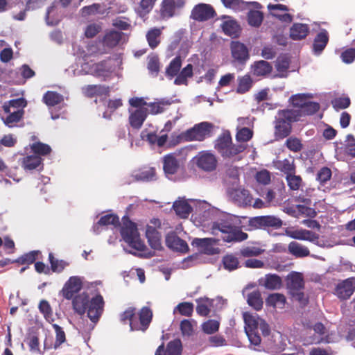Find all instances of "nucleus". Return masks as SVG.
Masks as SVG:
<instances>
[{"mask_svg":"<svg viewBox=\"0 0 355 355\" xmlns=\"http://www.w3.org/2000/svg\"><path fill=\"white\" fill-rule=\"evenodd\" d=\"M42 159L40 156L31 155H27L22 159V167L25 170H33L37 167L42 166Z\"/></svg>","mask_w":355,"mask_h":355,"instance_id":"obj_34","label":"nucleus"},{"mask_svg":"<svg viewBox=\"0 0 355 355\" xmlns=\"http://www.w3.org/2000/svg\"><path fill=\"white\" fill-rule=\"evenodd\" d=\"M288 251L291 254L297 257H304L309 254V250L307 248L295 241H292L289 243Z\"/></svg>","mask_w":355,"mask_h":355,"instance_id":"obj_47","label":"nucleus"},{"mask_svg":"<svg viewBox=\"0 0 355 355\" xmlns=\"http://www.w3.org/2000/svg\"><path fill=\"white\" fill-rule=\"evenodd\" d=\"M83 94L88 98L105 95L109 93V87L101 85H88L82 88Z\"/></svg>","mask_w":355,"mask_h":355,"instance_id":"obj_24","label":"nucleus"},{"mask_svg":"<svg viewBox=\"0 0 355 355\" xmlns=\"http://www.w3.org/2000/svg\"><path fill=\"white\" fill-rule=\"evenodd\" d=\"M253 73L257 76H264L272 72V66L267 61L259 60L252 66Z\"/></svg>","mask_w":355,"mask_h":355,"instance_id":"obj_33","label":"nucleus"},{"mask_svg":"<svg viewBox=\"0 0 355 355\" xmlns=\"http://www.w3.org/2000/svg\"><path fill=\"white\" fill-rule=\"evenodd\" d=\"M89 297L87 293H83L76 295L73 300V307L76 313L84 314L87 311Z\"/></svg>","mask_w":355,"mask_h":355,"instance_id":"obj_29","label":"nucleus"},{"mask_svg":"<svg viewBox=\"0 0 355 355\" xmlns=\"http://www.w3.org/2000/svg\"><path fill=\"white\" fill-rule=\"evenodd\" d=\"M232 58L239 63H245L250 57L247 46L239 41H232L230 44Z\"/></svg>","mask_w":355,"mask_h":355,"instance_id":"obj_15","label":"nucleus"},{"mask_svg":"<svg viewBox=\"0 0 355 355\" xmlns=\"http://www.w3.org/2000/svg\"><path fill=\"white\" fill-rule=\"evenodd\" d=\"M172 209L180 219H188L190 214H192L191 202L189 198L185 197H178L172 205Z\"/></svg>","mask_w":355,"mask_h":355,"instance_id":"obj_10","label":"nucleus"},{"mask_svg":"<svg viewBox=\"0 0 355 355\" xmlns=\"http://www.w3.org/2000/svg\"><path fill=\"white\" fill-rule=\"evenodd\" d=\"M183 0H163L161 3L160 15L162 18H170L175 15L176 9L184 6Z\"/></svg>","mask_w":355,"mask_h":355,"instance_id":"obj_17","label":"nucleus"},{"mask_svg":"<svg viewBox=\"0 0 355 355\" xmlns=\"http://www.w3.org/2000/svg\"><path fill=\"white\" fill-rule=\"evenodd\" d=\"M42 101L47 106L53 107L61 103L64 101V97L56 92L47 91L44 94Z\"/></svg>","mask_w":355,"mask_h":355,"instance_id":"obj_36","label":"nucleus"},{"mask_svg":"<svg viewBox=\"0 0 355 355\" xmlns=\"http://www.w3.org/2000/svg\"><path fill=\"white\" fill-rule=\"evenodd\" d=\"M123 33L115 30L106 31L102 40V44L104 46L110 49L116 46L122 39Z\"/></svg>","mask_w":355,"mask_h":355,"instance_id":"obj_20","label":"nucleus"},{"mask_svg":"<svg viewBox=\"0 0 355 355\" xmlns=\"http://www.w3.org/2000/svg\"><path fill=\"white\" fill-rule=\"evenodd\" d=\"M131 177L137 182H150L156 180V169L149 166H144L135 170Z\"/></svg>","mask_w":355,"mask_h":355,"instance_id":"obj_16","label":"nucleus"},{"mask_svg":"<svg viewBox=\"0 0 355 355\" xmlns=\"http://www.w3.org/2000/svg\"><path fill=\"white\" fill-rule=\"evenodd\" d=\"M195 322L184 319L180 323V330L183 336H190L194 331Z\"/></svg>","mask_w":355,"mask_h":355,"instance_id":"obj_64","label":"nucleus"},{"mask_svg":"<svg viewBox=\"0 0 355 355\" xmlns=\"http://www.w3.org/2000/svg\"><path fill=\"white\" fill-rule=\"evenodd\" d=\"M239 180V170L236 166H227L224 175V180L228 181L232 184L236 183Z\"/></svg>","mask_w":355,"mask_h":355,"instance_id":"obj_56","label":"nucleus"},{"mask_svg":"<svg viewBox=\"0 0 355 355\" xmlns=\"http://www.w3.org/2000/svg\"><path fill=\"white\" fill-rule=\"evenodd\" d=\"M286 180L290 190L297 191L303 184V180L300 175L291 173L286 176Z\"/></svg>","mask_w":355,"mask_h":355,"instance_id":"obj_52","label":"nucleus"},{"mask_svg":"<svg viewBox=\"0 0 355 355\" xmlns=\"http://www.w3.org/2000/svg\"><path fill=\"white\" fill-rule=\"evenodd\" d=\"M136 224L123 223L120 227L121 235L129 247L139 252H144L146 246L140 238Z\"/></svg>","mask_w":355,"mask_h":355,"instance_id":"obj_4","label":"nucleus"},{"mask_svg":"<svg viewBox=\"0 0 355 355\" xmlns=\"http://www.w3.org/2000/svg\"><path fill=\"white\" fill-rule=\"evenodd\" d=\"M224 268L230 271L235 270L239 266L238 259L232 254H227L223 259Z\"/></svg>","mask_w":355,"mask_h":355,"instance_id":"obj_60","label":"nucleus"},{"mask_svg":"<svg viewBox=\"0 0 355 355\" xmlns=\"http://www.w3.org/2000/svg\"><path fill=\"white\" fill-rule=\"evenodd\" d=\"M313 329L314 332L320 337H315L311 340L312 343H328V338L327 337H324V336L327 334V329L324 324L321 322H317L313 326Z\"/></svg>","mask_w":355,"mask_h":355,"instance_id":"obj_46","label":"nucleus"},{"mask_svg":"<svg viewBox=\"0 0 355 355\" xmlns=\"http://www.w3.org/2000/svg\"><path fill=\"white\" fill-rule=\"evenodd\" d=\"M40 252L37 250H33L26 253L21 257H19L15 260L17 263H19L21 264H31L35 262L37 258V255Z\"/></svg>","mask_w":355,"mask_h":355,"instance_id":"obj_62","label":"nucleus"},{"mask_svg":"<svg viewBox=\"0 0 355 355\" xmlns=\"http://www.w3.org/2000/svg\"><path fill=\"white\" fill-rule=\"evenodd\" d=\"M181 66L182 59L180 56H176L171 61L168 66L166 67V76L169 78H172L175 76L177 77L179 74Z\"/></svg>","mask_w":355,"mask_h":355,"instance_id":"obj_43","label":"nucleus"},{"mask_svg":"<svg viewBox=\"0 0 355 355\" xmlns=\"http://www.w3.org/2000/svg\"><path fill=\"white\" fill-rule=\"evenodd\" d=\"M30 148L35 155L40 156V157L41 156L48 155L51 152V148L49 145L40 141L31 144Z\"/></svg>","mask_w":355,"mask_h":355,"instance_id":"obj_45","label":"nucleus"},{"mask_svg":"<svg viewBox=\"0 0 355 355\" xmlns=\"http://www.w3.org/2000/svg\"><path fill=\"white\" fill-rule=\"evenodd\" d=\"M191 202L192 213L200 215L201 213H205L209 209V204L205 200L189 198Z\"/></svg>","mask_w":355,"mask_h":355,"instance_id":"obj_54","label":"nucleus"},{"mask_svg":"<svg viewBox=\"0 0 355 355\" xmlns=\"http://www.w3.org/2000/svg\"><path fill=\"white\" fill-rule=\"evenodd\" d=\"M309 31L310 29L307 24L295 23L290 28L289 36L293 40H301L308 35Z\"/></svg>","mask_w":355,"mask_h":355,"instance_id":"obj_21","label":"nucleus"},{"mask_svg":"<svg viewBox=\"0 0 355 355\" xmlns=\"http://www.w3.org/2000/svg\"><path fill=\"white\" fill-rule=\"evenodd\" d=\"M243 316L245 322V332L254 331L259 329V322H261L262 319L260 318L257 314L244 313Z\"/></svg>","mask_w":355,"mask_h":355,"instance_id":"obj_28","label":"nucleus"},{"mask_svg":"<svg viewBox=\"0 0 355 355\" xmlns=\"http://www.w3.org/2000/svg\"><path fill=\"white\" fill-rule=\"evenodd\" d=\"M266 303L267 306L273 308L283 309L286 303V297L280 293H272L267 297Z\"/></svg>","mask_w":355,"mask_h":355,"instance_id":"obj_42","label":"nucleus"},{"mask_svg":"<svg viewBox=\"0 0 355 355\" xmlns=\"http://www.w3.org/2000/svg\"><path fill=\"white\" fill-rule=\"evenodd\" d=\"M163 170L166 177L176 174L180 168V161L175 153L164 155L162 158Z\"/></svg>","mask_w":355,"mask_h":355,"instance_id":"obj_13","label":"nucleus"},{"mask_svg":"<svg viewBox=\"0 0 355 355\" xmlns=\"http://www.w3.org/2000/svg\"><path fill=\"white\" fill-rule=\"evenodd\" d=\"M295 209L296 210L295 211L297 213L298 216L309 218L308 219H304L302 222H317L315 220L311 219L315 218L317 215V212L313 208L298 205L296 206Z\"/></svg>","mask_w":355,"mask_h":355,"instance_id":"obj_41","label":"nucleus"},{"mask_svg":"<svg viewBox=\"0 0 355 355\" xmlns=\"http://www.w3.org/2000/svg\"><path fill=\"white\" fill-rule=\"evenodd\" d=\"M214 148L223 158H232L242 153L245 146L243 144H234L231 134L227 130L222 132L215 140Z\"/></svg>","mask_w":355,"mask_h":355,"instance_id":"obj_3","label":"nucleus"},{"mask_svg":"<svg viewBox=\"0 0 355 355\" xmlns=\"http://www.w3.org/2000/svg\"><path fill=\"white\" fill-rule=\"evenodd\" d=\"M274 166L284 174L288 175L296 173V166L294 159H284L274 162Z\"/></svg>","mask_w":355,"mask_h":355,"instance_id":"obj_30","label":"nucleus"},{"mask_svg":"<svg viewBox=\"0 0 355 355\" xmlns=\"http://www.w3.org/2000/svg\"><path fill=\"white\" fill-rule=\"evenodd\" d=\"M282 279L276 274H268L259 280V284L268 290H277L282 286Z\"/></svg>","mask_w":355,"mask_h":355,"instance_id":"obj_23","label":"nucleus"},{"mask_svg":"<svg viewBox=\"0 0 355 355\" xmlns=\"http://www.w3.org/2000/svg\"><path fill=\"white\" fill-rule=\"evenodd\" d=\"M216 15L211 5L200 3L193 8L191 17L196 21H204L213 18Z\"/></svg>","mask_w":355,"mask_h":355,"instance_id":"obj_12","label":"nucleus"},{"mask_svg":"<svg viewBox=\"0 0 355 355\" xmlns=\"http://www.w3.org/2000/svg\"><path fill=\"white\" fill-rule=\"evenodd\" d=\"M214 125L209 122H201L182 132L178 138L184 141H202L211 136Z\"/></svg>","mask_w":355,"mask_h":355,"instance_id":"obj_5","label":"nucleus"},{"mask_svg":"<svg viewBox=\"0 0 355 355\" xmlns=\"http://www.w3.org/2000/svg\"><path fill=\"white\" fill-rule=\"evenodd\" d=\"M287 286L291 290L297 291L304 287V280L302 275L298 272H293L288 276Z\"/></svg>","mask_w":355,"mask_h":355,"instance_id":"obj_35","label":"nucleus"},{"mask_svg":"<svg viewBox=\"0 0 355 355\" xmlns=\"http://www.w3.org/2000/svg\"><path fill=\"white\" fill-rule=\"evenodd\" d=\"M212 239L205 238V239H195L193 240L191 244L193 246H196L198 250L207 254H213L215 252V249L211 243Z\"/></svg>","mask_w":355,"mask_h":355,"instance_id":"obj_31","label":"nucleus"},{"mask_svg":"<svg viewBox=\"0 0 355 355\" xmlns=\"http://www.w3.org/2000/svg\"><path fill=\"white\" fill-rule=\"evenodd\" d=\"M49 259L51 269L55 272H61L65 267L69 266V263L67 261L55 259L52 253H49Z\"/></svg>","mask_w":355,"mask_h":355,"instance_id":"obj_58","label":"nucleus"},{"mask_svg":"<svg viewBox=\"0 0 355 355\" xmlns=\"http://www.w3.org/2000/svg\"><path fill=\"white\" fill-rule=\"evenodd\" d=\"M252 80L250 75L246 74L243 76L238 78V86L236 92L239 94H244L250 90L252 86Z\"/></svg>","mask_w":355,"mask_h":355,"instance_id":"obj_48","label":"nucleus"},{"mask_svg":"<svg viewBox=\"0 0 355 355\" xmlns=\"http://www.w3.org/2000/svg\"><path fill=\"white\" fill-rule=\"evenodd\" d=\"M219 322L216 320H209L202 325L203 331L207 334H212L219 329Z\"/></svg>","mask_w":355,"mask_h":355,"instance_id":"obj_63","label":"nucleus"},{"mask_svg":"<svg viewBox=\"0 0 355 355\" xmlns=\"http://www.w3.org/2000/svg\"><path fill=\"white\" fill-rule=\"evenodd\" d=\"M196 166L201 171L210 173L214 171L218 166L216 156L209 151H201L194 157Z\"/></svg>","mask_w":355,"mask_h":355,"instance_id":"obj_7","label":"nucleus"},{"mask_svg":"<svg viewBox=\"0 0 355 355\" xmlns=\"http://www.w3.org/2000/svg\"><path fill=\"white\" fill-rule=\"evenodd\" d=\"M146 236L152 248L155 250H160L162 248L160 235L155 227L148 226L146 231Z\"/></svg>","mask_w":355,"mask_h":355,"instance_id":"obj_32","label":"nucleus"},{"mask_svg":"<svg viewBox=\"0 0 355 355\" xmlns=\"http://www.w3.org/2000/svg\"><path fill=\"white\" fill-rule=\"evenodd\" d=\"M193 76V65L191 64H188L180 71L179 74L177 76L174 80V84L176 85H187V78H191Z\"/></svg>","mask_w":355,"mask_h":355,"instance_id":"obj_40","label":"nucleus"},{"mask_svg":"<svg viewBox=\"0 0 355 355\" xmlns=\"http://www.w3.org/2000/svg\"><path fill=\"white\" fill-rule=\"evenodd\" d=\"M263 13L259 10H251L248 13V22L253 27H259L263 21Z\"/></svg>","mask_w":355,"mask_h":355,"instance_id":"obj_51","label":"nucleus"},{"mask_svg":"<svg viewBox=\"0 0 355 355\" xmlns=\"http://www.w3.org/2000/svg\"><path fill=\"white\" fill-rule=\"evenodd\" d=\"M328 42L329 35L327 31L326 30L321 31L317 34L313 40V51L314 53L317 55L320 54L326 47Z\"/></svg>","mask_w":355,"mask_h":355,"instance_id":"obj_25","label":"nucleus"},{"mask_svg":"<svg viewBox=\"0 0 355 355\" xmlns=\"http://www.w3.org/2000/svg\"><path fill=\"white\" fill-rule=\"evenodd\" d=\"M355 291V278L349 277L339 282L335 288L334 294L342 300L349 299Z\"/></svg>","mask_w":355,"mask_h":355,"instance_id":"obj_9","label":"nucleus"},{"mask_svg":"<svg viewBox=\"0 0 355 355\" xmlns=\"http://www.w3.org/2000/svg\"><path fill=\"white\" fill-rule=\"evenodd\" d=\"M162 29L159 28H150L146 35V40L149 46L154 49L160 44Z\"/></svg>","mask_w":355,"mask_h":355,"instance_id":"obj_37","label":"nucleus"},{"mask_svg":"<svg viewBox=\"0 0 355 355\" xmlns=\"http://www.w3.org/2000/svg\"><path fill=\"white\" fill-rule=\"evenodd\" d=\"M156 0H141L136 12L141 17H146L153 9Z\"/></svg>","mask_w":355,"mask_h":355,"instance_id":"obj_50","label":"nucleus"},{"mask_svg":"<svg viewBox=\"0 0 355 355\" xmlns=\"http://www.w3.org/2000/svg\"><path fill=\"white\" fill-rule=\"evenodd\" d=\"M153 313L151 310L148 307H143L139 313V322L140 328L139 330L145 331L152 320Z\"/></svg>","mask_w":355,"mask_h":355,"instance_id":"obj_44","label":"nucleus"},{"mask_svg":"<svg viewBox=\"0 0 355 355\" xmlns=\"http://www.w3.org/2000/svg\"><path fill=\"white\" fill-rule=\"evenodd\" d=\"M112 26L122 31L129 30L131 27L129 19L124 17H118L112 20Z\"/></svg>","mask_w":355,"mask_h":355,"instance_id":"obj_61","label":"nucleus"},{"mask_svg":"<svg viewBox=\"0 0 355 355\" xmlns=\"http://www.w3.org/2000/svg\"><path fill=\"white\" fill-rule=\"evenodd\" d=\"M148 116L147 108H138L129 116V123L132 128L139 129Z\"/></svg>","mask_w":355,"mask_h":355,"instance_id":"obj_19","label":"nucleus"},{"mask_svg":"<svg viewBox=\"0 0 355 355\" xmlns=\"http://www.w3.org/2000/svg\"><path fill=\"white\" fill-rule=\"evenodd\" d=\"M166 243L169 248L175 251L186 252L189 250L187 242L173 233L167 234L166 236Z\"/></svg>","mask_w":355,"mask_h":355,"instance_id":"obj_18","label":"nucleus"},{"mask_svg":"<svg viewBox=\"0 0 355 355\" xmlns=\"http://www.w3.org/2000/svg\"><path fill=\"white\" fill-rule=\"evenodd\" d=\"M223 22L220 24L225 35L232 38L238 37L241 32V28L238 21L231 16L223 15Z\"/></svg>","mask_w":355,"mask_h":355,"instance_id":"obj_11","label":"nucleus"},{"mask_svg":"<svg viewBox=\"0 0 355 355\" xmlns=\"http://www.w3.org/2000/svg\"><path fill=\"white\" fill-rule=\"evenodd\" d=\"M320 109V104L316 102L309 101L304 104L302 109H293L298 112L299 120L303 116H310L315 114Z\"/></svg>","mask_w":355,"mask_h":355,"instance_id":"obj_39","label":"nucleus"},{"mask_svg":"<svg viewBox=\"0 0 355 355\" xmlns=\"http://www.w3.org/2000/svg\"><path fill=\"white\" fill-rule=\"evenodd\" d=\"M285 146L293 153H299L303 149V144L300 139L292 136L289 137L285 141Z\"/></svg>","mask_w":355,"mask_h":355,"instance_id":"obj_53","label":"nucleus"},{"mask_svg":"<svg viewBox=\"0 0 355 355\" xmlns=\"http://www.w3.org/2000/svg\"><path fill=\"white\" fill-rule=\"evenodd\" d=\"M298 112L294 110H280L275 119V136L277 139H282L290 135L292 132V123L299 121Z\"/></svg>","mask_w":355,"mask_h":355,"instance_id":"obj_2","label":"nucleus"},{"mask_svg":"<svg viewBox=\"0 0 355 355\" xmlns=\"http://www.w3.org/2000/svg\"><path fill=\"white\" fill-rule=\"evenodd\" d=\"M104 300L101 295L89 299L87 307V316L92 322L96 323L103 311Z\"/></svg>","mask_w":355,"mask_h":355,"instance_id":"obj_8","label":"nucleus"},{"mask_svg":"<svg viewBox=\"0 0 355 355\" xmlns=\"http://www.w3.org/2000/svg\"><path fill=\"white\" fill-rule=\"evenodd\" d=\"M283 223H248L251 230L252 228L266 230L271 236L287 235L291 238L299 240L315 241L318 239L315 233L302 229L282 228Z\"/></svg>","mask_w":355,"mask_h":355,"instance_id":"obj_1","label":"nucleus"},{"mask_svg":"<svg viewBox=\"0 0 355 355\" xmlns=\"http://www.w3.org/2000/svg\"><path fill=\"white\" fill-rule=\"evenodd\" d=\"M3 110L6 113L8 114L3 121L4 123L10 128L13 127L15 123L20 121L24 114V110H17L11 112L10 107L6 104L3 105Z\"/></svg>","mask_w":355,"mask_h":355,"instance_id":"obj_22","label":"nucleus"},{"mask_svg":"<svg viewBox=\"0 0 355 355\" xmlns=\"http://www.w3.org/2000/svg\"><path fill=\"white\" fill-rule=\"evenodd\" d=\"M212 234L219 236L226 242L242 241L248 238V234L239 230L233 228L230 225H225V223H212Z\"/></svg>","mask_w":355,"mask_h":355,"instance_id":"obj_6","label":"nucleus"},{"mask_svg":"<svg viewBox=\"0 0 355 355\" xmlns=\"http://www.w3.org/2000/svg\"><path fill=\"white\" fill-rule=\"evenodd\" d=\"M121 320L123 322H125L127 321L130 323V327L132 331H137L139 329L140 326L139 325L137 317L135 315V309H128L125 310L121 315Z\"/></svg>","mask_w":355,"mask_h":355,"instance_id":"obj_38","label":"nucleus"},{"mask_svg":"<svg viewBox=\"0 0 355 355\" xmlns=\"http://www.w3.org/2000/svg\"><path fill=\"white\" fill-rule=\"evenodd\" d=\"M331 104L334 109L338 111L349 107L351 104V100L348 96L338 97L331 101Z\"/></svg>","mask_w":355,"mask_h":355,"instance_id":"obj_57","label":"nucleus"},{"mask_svg":"<svg viewBox=\"0 0 355 355\" xmlns=\"http://www.w3.org/2000/svg\"><path fill=\"white\" fill-rule=\"evenodd\" d=\"M82 288V279L78 276L71 277L64 284L62 293L65 299L71 300Z\"/></svg>","mask_w":355,"mask_h":355,"instance_id":"obj_14","label":"nucleus"},{"mask_svg":"<svg viewBox=\"0 0 355 355\" xmlns=\"http://www.w3.org/2000/svg\"><path fill=\"white\" fill-rule=\"evenodd\" d=\"M248 303L255 310H261L263 307V300L261 297L260 292L259 291H255L250 293L248 296Z\"/></svg>","mask_w":355,"mask_h":355,"instance_id":"obj_49","label":"nucleus"},{"mask_svg":"<svg viewBox=\"0 0 355 355\" xmlns=\"http://www.w3.org/2000/svg\"><path fill=\"white\" fill-rule=\"evenodd\" d=\"M234 200L241 206L251 205L253 198L248 190L244 189H235L233 193Z\"/></svg>","mask_w":355,"mask_h":355,"instance_id":"obj_26","label":"nucleus"},{"mask_svg":"<svg viewBox=\"0 0 355 355\" xmlns=\"http://www.w3.org/2000/svg\"><path fill=\"white\" fill-rule=\"evenodd\" d=\"M173 103L171 98H162L156 102L149 103L148 106L150 107L148 114H158L164 112Z\"/></svg>","mask_w":355,"mask_h":355,"instance_id":"obj_27","label":"nucleus"},{"mask_svg":"<svg viewBox=\"0 0 355 355\" xmlns=\"http://www.w3.org/2000/svg\"><path fill=\"white\" fill-rule=\"evenodd\" d=\"M182 343L180 339L170 341L166 346L164 355H181Z\"/></svg>","mask_w":355,"mask_h":355,"instance_id":"obj_55","label":"nucleus"},{"mask_svg":"<svg viewBox=\"0 0 355 355\" xmlns=\"http://www.w3.org/2000/svg\"><path fill=\"white\" fill-rule=\"evenodd\" d=\"M39 309L48 322H51L53 321L52 309L46 300H43L40 302Z\"/></svg>","mask_w":355,"mask_h":355,"instance_id":"obj_59","label":"nucleus"}]
</instances>
